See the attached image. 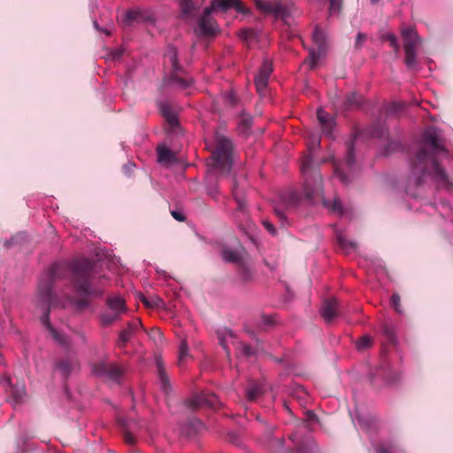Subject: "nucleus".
I'll use <instances>...</instances> for the list:
<instances>
[{"label": "nucleus", "instance_id": "6e6552de", "mask_svg": "<svg viewBox=\"0 0 453 453\" xmlns=\"http://www.w3.org/2000/svg\"><path fill=\"white\" fill-rule=\"evenodd\" d=\"M256 5L264 13L280 18L284 22L291 16V7L284 5L280 0H256Z\"/></svg>", "mask_w": 453, "mask_h": 453}, {"label": "nucleus", "instance_id": "9d476101", "mask_svg": "<svg viewBox=\"0 0 453 453\" xmlns=\"http://www.w3.org/2000/svg\"><path fill=\"white\" fill-rule=\"evenodd\" d=\"M313 42L317 46V49H311L309 50V65L311 68H315L319 60L324 54L326 48V34L324 30L316 27L312 35Z\"/></svg>", "mask_w": 453, "mask_h": 453}, {"label": "nucleus", "instance_id": "ea45409f", "mask_svg": "<svg viewBox=\"0 0 453 453\" xmlns=\"http://www.w3.org/2000/svg\"><path fill=\"white\" fill-rule=\"evenodd\" d=\"M263 225L265 227V229L273 235L276 234V230H275V227L273 226V224H271L269 221L267 220H263Z\"/></svg>", "mask_w": 453, "mask_h": 453}, {"label": "nucleus", "instance_id": "cd10ccee", "mask_svg": "<svg viewBox=\"0 0 453 453\" xmlns=\"http://www.w3.org/2000/svg\"><path fill=\"white\" fill-rule=\"evenodd\" d=\"M157 372H158V380L160 383V387H161L162 390L167 394L170 389V383H169V380L166 376V373L164 370L163 365L159 361H157Z\"/></svg>", "mask_w": 453, "mask_h": 453}, {"label": "nucleus", "instance_id": "0eeeda50", "mask_svg": "<svg viewBox=\"0 0 453 453\" xmlns=\"http://www.w3.org/2000/svg\"><path fill=\"white\" fill-rule=\"evenodd\" d=\"M334 164V176L338 177L343 184H348L354 174L355 169V156L353 142L348 145V151L343 163H338L334 157H332L328 159Z\"/></svg>", "mask_w": 453, "mask_h": 453}, {"label": "nucleus", "instance_id": "09e8293b", "mask_svg": "<svg viewBox=\"0 0 453 453\" xmlns=\"http://www.w3.org/2000/svg\"><path fill=\"white\" fill-rule=\"evenodd\" d=\"M254 35V32L252 30H245L243 31L244 39L248 41L250 38H251Z\"/></svg>", "mask_w": 453, "mask_h": 453}, {"label": "nucleus", "instance_id": "7c9ffc66", "mask_svg": "<svg viewBox=\"0 0 453 453\" xmlns=\"http://www.w3.org/2000/svg\"><path fill=\"white\" fill-rule=\"evenodd\" d=\"M233 195L238 204L239 210H243L245 207V199L239 194L235 179H234Z\"/></svg>", "mask_w": 453, "mask_h": 453}, {"label": "nucleus", "instance_id": "7ed1b4c3", "mask_svg": "<svg viewBox=\"0 0 453 453\" xmlns=\"http://www.w3.org/2000/svg\"><path fill=\"white\" fill-rule=\"evenodd\" d=\"M301 172L304 178V197L312 203L321 202L326 209L335 215H343V206L338 198L330 202L324 197L322 194V177L319 171L313 166V159L311 156L302 160Z\"/></svg>", "mask_w": 453, "mask_h": 453}, {"label": "nucleus", "instance_id": "58836bf2", "mask_svg": "<svg viewBox=\"0 0 453 453\" xmlns=\"http://www.w3.org/2000/svg\"><path fill=\"white\" fill-rule=\"evenodd\" d=\"M238 348L245 357H250L252 354L251 348L246 344L239 343Z\"/></svg>", "mask_w": 453, "mask_h": 453}, {"label": "nucleus", "instance_id": "412c9836", "mask_svg": "<svg viewBox=\"0 0 453 453\" xmlns=\"http://www.w3.org/2000/svg\"><path fill=\"white\" fill-rule=\"evenodd\" d=\"M42 323L57 343L59 345H66L68 343L66 337L50 325L48 313L42 316Z\"/></svg>", "mask_w": 453, "mask_h": 453}, {"label": "nucleus", "instance_id": "4468645a", "mask_svg": "<svg viewBox=\"0 0 453 453\" xmlns=\"http://www.w3.org/2000/svg\"><path fill=\"white\" fill-rule=\"evenodd\" d=\"M198 27L196 34L198 35H214L218 31V26L211 18V9L205 8L197 21Z\"/></svg>", "mask_w": 453, "mask_h": 453}, {"label": "nucleus", "instance_id": "473e14b6", "mask_svg": "<svg viewBox=\"0 0 453 453\" xmlns=\"http://www.w3.org/2000/svg\"><path fill=\"white\" fill-rule=\"evenodd\" d=\"M372 344V339L368 335L362 336L359 340L356 342V347L358 350H363L370 347Z\"/></svg>", "mask_w": 453, "mask_h": 453}, {"label": "nucleus", "instance_id": "423d86ee", "mask_svg": "<svg viewBox=\"0 0 453 453\" xmlns=\"http://www.w3.org/2000/svg\"><path fill=\"white\" fill-rule=\"evenodd\" d=\"M165 60L172 65L173 73L168 78V83L171 86L176 87L180 89H186L193 85L194 80L191 77H180L176 73L180 70V66L178 61V54L175 47L169 46L166 53L165 54Z\"/></svg>", "mask_w": 453, "mask_h": 453}, {"label": "nucleus", "instance_id": "2eb2a0df", "mask_svg": "<svg viewBox=\"0 0 453 453\" xmlns=\"http://www.w3.org/2000/svg\"><path fill=\"white\" fill-rule=\"evenodd\" d=\"M273 72V64L269 59H265L257 75L255 76V85L257 93L264 96L268 85L270 75Z\"/></svg>", "mask_w": 453, "mask_h": 453}, {"label": "nucleus", "instance_id": "393cba45", "mask_svg": "<svg viewBox=\"0 0 453 453\" xmlns=\"http://www.w3.org/2000/svg\"><path fill=\"white\" fill-rule=\"evenodd\" d=\"M157 159L159 163L170 164L175 160L173 153L165 146L157 148Z\"/></svg>", "mask_w": 453, "mask_h": 453}, {"label": "nucleus", "instance_id": "f257e3e1", "mask_svg": "<svg viewBox=\"0 0 453 453\" xmlns=\"http://www.w3.org/2000/svg\"><path fill=\"white\" fill-rule=\"evenodd\" d=\"M69 278L73 289L83 296L99 297L104 294L101 288L93 286L92 264L87 258H77L72 263L60 262L52 265L42 275L38 286L41 302L56 306L52 293L53 282L58 279Z\"/></svg>", "mask_w": 453, "mask_h": 453}, {"label": "nucleus", "instance_id": "6ab92c4d", "mask_svg": "<svg viewBox=\"0 0 453 453\" xmlns=\"http://www.w3.org/2000/svg\"><path fill=\"white\" fill-rule=\"evenodd\" d=\"M317 118L322 131L326 135H332L333 130L335 126L334 118H332L326 111L322 108L317 110Z\"/></svg>", "mask_w": 453, "mask_h": 453}, {"label": "nucleus", "instance_id": "c756f323", "mask_svg": "<svg viewBox=\"0 0 453 453\" xmlns=\"http://www.w3.org/2000/svg\"><path fill=\"white\" fill-rule=\"evenodd\" d=\"M260 394H262V388L259 385H251L247 389V397L250 401L255 400Z\"/></svg>", "mask_w": 453, "mask_h": 453}, {"label": "nucleus", "instance_id": "c85d7f7f", "mask_svg": "<svg viewBox=\"0 0 453 453\" xmlns=\"http://www.w3.org/2000/svg\"><path fill=\"white\" fill-rule=\"evenodd\" d=\"M179 4L184 17L191 15L196 10L192 0H179Z\"/></svg>", "mask_w": 453, "mask_h": 453}, {"label": "nucleus", "instance_id": "20e7f679", "mask_svg": "<svg viewBox=\"0 0 453 453\" xmlns=\"http://www.w3.org/2000/svg\"><path fill=\"white\" fill-rule=\"evenodd\" d=\"M211 169L221 174H228L234 163V147L232 142L219 134L214 137V148L211 151Z\"/></svg>", "mask_w": 453, "mask_h": 453}, {"label": "nucleus", "instance_id": "3c124183", "mask_svg": "<svg viewBox=\"0 0 453 453\" xmlns=\"http://www.w3.org/2000/svg\"><path fill=\"white\" fill-rule=\"evenodd\" d=\"M142 301L148 307H152L153 305H157V303H151L148 299H146L144 296L142 298Z\"/></svg>", "mask_w": 453, "mask_h": 453}, {"label": "nucleus", "instance_id": "bb28decb", "mask_svg": "<svg viewBox=\"0 0 453 453\" xmlns=\"http://www.w3.org/2000/svg\"><path fill=\"white\" fill-rule=\"evenodd\" d=\"M88 305V302L85 298L75 300L73 297L67 296L65 301L62 302L61 306H74L77 310L81 311Z\"/></svg>", "mask_w": 453, "mask_h": 453}, {"label": "nucleus", "instance_id": "49530a36", "mask_svg": "<svg viewBox=\"0 0 453 453\" xmlns=\"http://www.w3.org/2000/svg\"><path fill=\"white\" fill-rule=\"evenodd\" d=\"M220 344H221V345H222V347L226 349V354H227V355H229L228 343H227L226 339H225V338H221V339H220Z\"/></svg>", "mask_w": 453, "mask_h": 453}, {"label": "nucleus", "instance_id": "864d4df0", "mask_svg": "<svg viewBox=\"0 0 453 453\" xmlns=\"http://www.w3.org/2000/svg\"><path fill=\"white\" fill-rule=\"evenodd\" d=\"M377 453H393V451L382 446L377 449Z\"/></svg>", "mask_w": 453, "mask_h": 453}, {"label": "nucleus", "instance_id": "4d7b16f0", "mask_svg": "<svg viewBox=\"0 0 453 453\" xmlns=\"http://www.w3.org/2000/svg\"><path fill=\"white\" fill-rule=\"evenodd\" d=\"M371 2H372V4H376V3H378V2H379V0H371Z\"/></svg>", "mask_w": 453, "mask_h": 453}, {"label": "nucleus", "instance_id": "f03ea898", "mask_svg": "<svg viewBox=\"0 0 453 453\" xmlns=\"http://www.w3.org/2000/svg\"><path fill=\"white\" fill-rule=\"evenodd\" d=\"M448 152L441 144L438 130L433 127L425 129L419 144V150L411 165V173L417 185L422 183L428 175L438 186L449 188L451 184L444 170L438 164V157Z\"/></svg>", "mask_w": 453, "mask_h": 453}, {"label": "nucleus", "instance_id": "a19ab883", "mask_svg": "<svg viewBox=\"0 0 453 453\" xmlns=\"http://www.w3.org/2000/svg\"><path fill=\"white\" fill-rule=\"evenodd\" d=\"M150 336L151 338L154 339V341H157V339L158 340H161L162 339V333L160 332L159 329H153L150 334Z\"/></svg>", "mask_w": 453, "mask_h": 453}, {"label": "nucleus", "instance_id": "37998d69", "mask_svg": "<svg viewBox=\"0 0 453 453\" xmlns=\"http://www.w3.org/2000/svg\"><path fill=\"white\" fill-rule=\"evenodd\" d=\"M226 100L231 104H234L235 102V95L234 92H229L225 96Z\"/></svg>", "mask_w": 453, "mask_h": 453}, {"label": "nucleus", "instance_id": "4c0bfd02", "mask_svg": "<svg viewBox=\"0 0 453 453\" xmlns=\"http://www.w3.org/2000/svg\"><path fill=\"white\" fill-rule=\"evenodd\" d=\"M366 40V35L362 33H358L355 42V48L361 49Z\"/></svg>", "mask_w": 453, "mask_h": 453}, {"label": "nucleus", "instance_id": "603ef678", "mask_svg": "<svg viewBox=\"0 0 453 453\" xmlns=\"http://www.w3.org/2000/svg\"><path fill=\"white\" fill-rule=\"evenodd\" d=\"M393 110L391 111H396L403 107V104L402 103H395L393 104Z\"/></svg>", "mask_w": 453, "mask_h": 453}, {"label": "nucleus", "instance_id": "9b49d317", "mask_svg": "<svg viewBox=\"0 0 453 453\" xmlns=\"http://www.w3.org/2000/svg\"><path fill=\"white\" fill-rule=\"evenodd\" d=\"M155 19L154 12L151 9L134 8L125 12L122 22L126 26H131L134 22H153Z\"/></svg>", "mask_w": 453, "mask_h": 453}, {"label": "nucleus", "instance_id": "a211bd4d", "mask_svg": "<svg viewBox=\"0 0 453 453\" xmlns=\"http://www.w3.org/2000/svg\"><path fill=\"white\" fill-rule=\"evenodd\" d=\"M339 311L340 307L338 301L334 297H332L324 301L320 309V313L326 322H331L336 316H338Z\"/></svg>", "mask_w": 453, "mask_h": 453}, {"label": "nucleus", "instance_id": "72a5a7b5", "mask_svg": "<svg viewBox=\"0 0 453 453\" xmlns=\"http://www.w3.org/2000/svg\"><path fill=\"white\" fill-rule=\"evenodd\" d=\"M362 98L357 93H352L347 97V104L349 107L358 106L361 104Z\"/></svg>", "mask_w": 453, "mask_h": 453}, {"label": "nucleus", "instance_id": "a18cd8bd", "mask_svg": "<svg viewBox=\"0 0 453 453\" xmlns=\"http://www.w3.org/2000/svg\"><path fill=\"white\" fill-rule=\"evenodd\" d=\"M125 441L128 444H133L134 442V439L131 434L127 433L125 434Z\"/></svg>", "mask_w": 453, "mask_h": 453}, {"label": "nucleus", "instance_id": "ddd939ff", "mask_svg": "<svg viewBox=\"0 0 453 453\" xmlns=\"http://www.w3.org/2000/svg\"><path fill=\"white\" fill-rule=\"evenodd\" d=\"M91 369L95 375L112 380H117L123 372V368L120 365L114 363H107L106 361L94 364Z\"/></svg>", "mask_w": 453, "mask_h": 453}, {"label": "nucleus", "instance_id": "c9c22d12", "mask_svg": "<svg viewBox=\"0 0 453 453\" xmlns=\"http://www.w3.org/2000/svg\"><path fill=\"white\" fill-rule=\"evenodd\" d=\"M385 39L389 42L390 46L395 50V52H397L399 50V44L397 42V38L395 35L390 34V33L387 34L385 35Z\"/></svg>", "mask_w": 453, "mask_h": 453}, {"label": "nucleus", "instance_id": "f8f14e48", "mask_svg": "<svg viewBox=\"0 0 453 453\" xmlns=\"http://www.w3.org/2000/svg\"><path fill=\"white\" fill-rule=\"evenodd\" d=\"M110 311L102 315V321L108 325L118 319L120 314L126 311L125 300L120 296H112L107 302Z\"/></svg>", "mask_w": 453, "mask_h": 453}, {"label": "nucleus", "instance_id": "5fc2aeb1", "mask_svg": "<svg viewBox=\"0 0 453 453\" xmlns=\"http://www.w3.org/2000/svg\"><path fill=\"white\" fill-rule=\"evenodd\" d=\"M226 336L229 337L230 340L234 339V334L233 331H231V330L226 331Z\"/></svg>", "mask_w": 453, "mask_h": 453}, {"label": "nucleus", "instance_id": "1a4fd4ad", "mask_svg": "<svg viewBox=\"0 0 453 453\" xmlns=\"http://www.w3.org/2000/svg\"><path fill=\"white\" fill-rule=\"evenodd\" d=\"M245 250L243 248L234 250L231 248H224L221 251V257L224 261L234 263L242 268V277L243 280H249L251 277V273L248 267L245 260Z\"/></svg>", "mask_w": 453, "mask_h": 453}, {"label": "nucleus", "instance_id": "6e6d98bb", "mask_svg": "<svg viewBox=\"0 0 453 453\" xmlns=\"http://www.w3.org/2000/svg\"><path fill=\"white\" fill-rule=\"evenodd\" d=\"M120 55H121V53H120V52H118V53H117V55H116V56H114V58H120Z\"/></svg>", "mask_w": 453, "mask_h": 453}, {"label": "nucleus", "instance_id": "b1692460", "mask_svg": "<svg viewBox=\"0 0 453 453\" xmlns=\"http://www.w3.org/2000/svg\"><path fill=\"white\" fill-rule=\"evenodd\" d=\"M335 233L338 243L344 252H350L357 249V243L351 241H348L342 231L336 230Z\"/></svg>", "mask_w": 453, "mask_h": 453}, {"label": "nucleus", "instance_id": "39448f33", "mask_svg": "<svg viewBox=\"0 0 453 453\" xmlns=\"http://www.w3.org/2000/svg\"><path fill=\"white\" fill-rule=\"evenodd\" d=\"M403 38V49L405 53V65L410 70H417L418 60L416 48L419 43V37L412 27H405L402 30Z\"/></svg>", "mask_w": 453, "mask_h": 453}, {"label": "nucleus", "instance_id": "aec40b11", "mask_svg": "<svg viewBox=\"0 0 453 453\" xmlns=\"http://www.w3.org/2000/svg\"><path fill=\"white\" fill-rule=\"evenodd\" d=\"M142 326L140 320H135L134 322L129 323L127 326L120 332L117 342L118 346L119 348L124 347L127 344V342L131 339L134 332L141 328Z\"/></svg>", "mask_w": 453, "mask_h": 453}, {"label": "nucleus", "instance_id": "e433bc0d", "mask_svg": "<svg viewBox=\"0 0 453 453\" xmlns=\"http://www.w3.org/2000/svg\"><path fill=\"white\" fill-rule=\"evenodd\" d=\"M320 144V139L316 134L311 135V141L308 143V149L310 151L315 150L317 147H319Z\"/></svg>", "mask_w": 453, "mask_h": 453}, {"label": "nucleus", "instance_id": "4be33fe9", "mask_svg": "<svg viewBox=\"0 0 453 453\" xmlns=\"http://www.w3.org/2000/svg\"><path fill=\"white\" fill-rule=\"evenodd\" d=\"M6 383L10 386V390L8 391L10 396L12 398V403L15 406L19 403H20L26 395L25 387L23 385L20 386H12L11 384V380L9 378L6 379Z\"/></svg>", "mask_w": 453, "mask_h": 453}, {"label": "nucleus", "instance_id": "de8ad7c7", "mask_svg": "<svg viewBox=\"0 0 453 453\" xmlns=\"http://www.w3.org/2000/svg\"><path fill=\"white\" fill-rule=\"evenodd\" d=\"M94 26L97 30L104 32L106 35H111V31L108 28H99L96 21H94Z\"/></svg>", "mask_w": 453, "mask_h": 453}, {"label": "nucleus", "instance_id": "2f4dec72", "mask_svg": "<svg viewBox=\"0 0 453 453\" xmlns=\"http://www.w3.org/2000/svg\"><path fill=\"white\" fill-rule=\"evenodd\" d=\"M188 357V348L185 341H182L179 348L178 362L181 365L185 359Z\"/></svg>", "mask_w": 453, "mask_h": 453}, {"label": "nucleus", "instance_id": "5701e85b", "mask_svg": "<svg viewBox=\"0 0 453 453\" xmlns=\"http://www.w3.org/2000/svg\"><path fill=\"white\" fill-rule=\"evenodd\" d=\"M159 110L162 115L165 118L166 121L174 127L178 124V118L175 112L172 110L171 106L167 103H160Z\"/></svg>", "mask_w": 453, "mask_h": 453}, {"label": "nucleus", "instance_id": "dca6fc26", "mask_svg": "<svg viewBox=\"0 0 453 453\" xmlns=\"http://www.w3.org/2000/svg\"><path fill=\"white\" fill-rule=\"evenodd\" d=\"M230 8H234L241 13L246 12V9L243 7L240 0H212L211 5L207 7V9H211V12L213 11L225 12Z\"/></svg>", "mask_w": 453, "mask_h": 453}, {"label": "nucleus", "instance_id": "8fccbe9b", "mask_svg": "<svg viewBox=\"0 0 453 453\" xmlns=\"http://www.w3.org/2000/svg\"><path fill=\"white\" fill-rule=\"evenodd\" d=\"M134 166H135L134 164L129 163L124 166V170L126 173H129L134 168Z\"/></svg>", "mask_w": 453, "mask_h": 453}, {"label": "nucleus", "instance_id": "a878e982", "mask_svg": "<svg viewBox=\"0 0 453 453\" xmlns=\"http://www.w3.org/2000/svg\"><path fill=\"white\" fill-rule=\"evenodd\" d=\"M76 366L77 365L74 361L71 359H64L58 364L57 369L60 372L62 376L67 377L76 368Z\"/></svg>", "mask_w": 453, "mask_h": 453}, {"label": "nucleus", "instance_id": "f704fd0d", "mask_svg": "<svg viewBox=\"0 0 453 453\" xmlns=\"http://www.w3.org/2000/svg\"><path fill=\"white\" fill-rule=\"evenodd\" d=\"M401 299L398 294L392 295L390 298V303L395 308V311L398 313H402L401 310Z\"/></svg>", "mask_w": 453, "mask_h": 453}, {"label": "nucleus", "instance_id": "c03bdc74", "mask_svg": "<svg viewBox=\"0 0 453 453\" xmlns=\"http://www.w3.org/2000/svg\"><path fill=\"white\" fill-rule=\"evenodd\" d=\"M275 213L279 217V219L281 220L282 225H284L286 221L285 214L283 211H281L280 209H275Z\"/></svg>", "mask_w": 453, "mask_h": 453}, {"label": "nucleus", "instance_id": "f3484780", "mask_svg": "<svg viewBox=\"0 0 453 453\" xmlns=\"http://www.w3.org/2000/svg\"><path fill=\"white\" fill-rule=\"evenodd\" d=\"M219 403L218 396L214 394H198L194 395L189 401V406L193 408L214 407Z\"/></svg>", "mask_w": 453, "mask_h": 453}, {"label": "nucleus", "instance_id": "79ce46f5", "mask_svg": "<svg viewBox=\"0 0 453 453\" xmlns=\"http://www.w3.org/2000/svg\"><path fill=\"white\" fill-rule=\"evenodd\" d=\"M172 216L178 221H184L185 219V217L183 216V214L180 211H172Z\"/></svg>", "mask_w": 453, "mask_h": 453}]
</instances>
